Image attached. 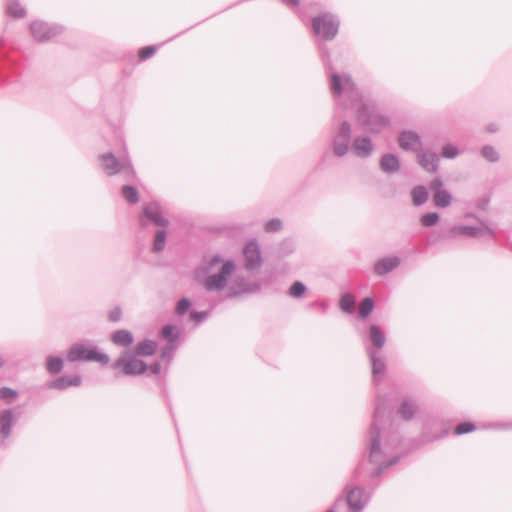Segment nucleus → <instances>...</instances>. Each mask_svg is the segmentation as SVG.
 Instances as JSON below:
<instances>
[{
    "mask_svg": "<svg viewBox=\"0 0 512 512\" xmlns=\"http://www.w3.org/2000/svg\"><path fill=\"white\" fill-rule=\"evenodd\" d=\"M237 264L231 258L214 254L194 270V279L208 292L224 291L227 297H239L260 290L254 280L236 274Z\"/></svg>",
    "mask_w": 512,
    "mask_h": 512,
    "instance_id": "f257e3e1",
    "label": "nucleus"
},
{
    "mask_svg": "<svg viewBox=\"0 0 512 512\" xmlns=\"http://www.w3.org/2000/svg\"><path fill=\"white\" fill-rule=\"evenodd\" d=\"M331 87L333 94L341 98L343 104L350 101L353 107L361 108L359 118L368 126L370 132L379 133L389 124V119L386 116L362 104L360 95L347 74L333 73Z\"/></svg>",
    "mask_w": 512,
    "mask_h": 512,
    "instance_id": "f03ea898",
    "label": "nucleus"
},
{
    "mask_svg": "<svg viewBox=\"0 0 512 512\" xmlns=\"http://www.w3.org/2000/svg\"><path fill=\"white\" fill-rule=\"evenodd\" d=\"M398 438L389 427L382 423L381 410L376 408V415L370 431V463L374 465V472L379 473L383 468L396 463L398 457L395 450Z\"/></svg>",
    "mask_w": 512,
    "mask_h": 512,
    "instance_id": "7ed1b4c3",
    "label": "nucleus"
},
{
    "mask_svg": "<svg viewBox=\"0 0 512 512\" xmlns=\"http://www.w3.org/2000/svg\"><path fill=\"white\" fill-rule=\"evenodd\" d=\"M70 362L75 361H96L102 364H108V355L100 352L97 347L90 343H81L73 345L67 353Z\"/></svg>",
    "mask_w": 512,
    "mask_h": 512,
    "instance_id": "20e7f679",
    "label": "nucleus"
},
{
    "mask_svg": "<svg viewBox=\"0 0 512 512\" xmlns=\"http://www.w3.org/2000/svg\"><path fill=\"white\" fill-rule=\"evenodd\" d=\"M99 162L102 170L108 176H114L118 173H126L130 176H134L135 172L132 167V164L128 157L123 156L121 158H116L113 153L107 152L101 154L99 157Z\"/></svg>",
    "mask_w": 512,
    "mask_h": 512,
    "instance_id": "39448f33",
    "label": "nucleus"
},
{
    "mask_svg": "<svg viewBox=\"0 0 512 512\" xmlns=\"http://www.w3.org/2000/svg\"><path fill=\"white\" fill-rule=\"evenodd\" d=\"M351 126L343 121L335 129L332 137V151L337 157L345 156L351 147Z\"/></svg>",
    "mask_w": 512,
    "mask_h": 512,
    "instance_id": "423d86ee",
    "label": "nucleus"
},
{
    "mask_svg": "<svg viewBox=\"0 0 512 512\" xmlns=\"http://www.w3.org/2000/svg\"><path fill=\"white\" fill-rule=\"evenodd\" d=\"M338 28V20L330 14H323L313 19L314 32L325 39H332L335 37L338 32Z\"/></svg>",
    "mask_w": 512,
    "mask_h": 512,
    "instance_id": "0eeeda50",
    "label": "nucleus"
},
{
    "mask_svg": "<svg viewBox=\"0 0 512 512\" xmlns=\"http://www.w3.org/2000/svg\"><path fill=\"white\" fill-rule=\"evenodd\" d=\"M113 367L116 369L121 368L125 375H139L147 369L146 364L142 360L137 359L129 352L122 353L115 361Z\"/></svg>",
    "mask_w": 512,
    "mask_h": 512,
    "instance_id": "6e6552de",
    "label": "nucleus"
},
{
    "mask_svg": "<svg viewBox=\"0 0 512 512\" xmlns=\"http://www.w3.org/2000/svg\"><path fill=\"white\" fill-rule=\"evenodd\" d=\"M450 234L453 237L482 238L486 236H492L494 234V231L489 226L482 223L479 226H453L450 229Z\"/></svg>",
    "mask_w": 512,
    "mask_h": 512,
    "instance_id": "1a4fd4ad",
    "label": "nucleus"
},
{
    "mask_svg": "<svg viewBox=\"0 0 512 512\" xmlns=\"http://www.w3.org/2000/svg\"><path fill=\"white\" fill-rule=\"evenodd\" d=\"M244 265L247 270H258L262 265V255L259 244L253 240L248 242L243 248Z\"/></svg>",
    "mask_w": 512,
    "mask_h": 512,
    "instance_id": "9d476101",
    "label": "nucleus"
},
{
    "mask_svg": "<svg viewBox=\"0 0 512 512\" xmlns=\"http://www.w3.org/2000/svg\"><path fill=\"white\" fill-rule=\"evenodd\" d=\"M30 31L36 41H47L58 35L61 29L57 26H50L42 21H35L30 25Z\"/></svg>",
    "mask_w": 512,
    "mask_h": 512,
    "instance_id": "9b49d317",
    "label": "nucleus"
},
{
    "mask_svg": "<svg viewBox=\"0 0 512 512\" xmlns=\"http://www.w3.org/2000/svg\"><path fill=\"white\" fill-rule=\"evenodd\" d=\"M350 149L356 157L366 159L373 154L374 145L370 137L357 136L352 141Z\"/></svg>",
    "mask_w": 512,
    "mask_h": 512,
    "instance_id": "f8f14e48",
    "label": "nucleus"
},
{
    "mask_svg": "<svg viewBox=\"0 0 512 512\" xmlns=\"http://www.w3.org/2000/svg\"><path fill=\"white\" fill-rule=\"evenodd\" d=\"M399 146L405 151L418 152L422 149L421 137L414 131H403L398 137Z\"/></svg>",
    "mask_w": 512,
    "mask_h": 512,
    "instance_id": "ddd939ff",
    "label": "nucleus"
},
{
    "mask_svg": "<svg viewBox=\"0 0 512 512\" xmlns=\"http://www.w3.org/2000/svg\"><path fill=\"white\" fill-rule=\"evenodd\" d=\"M417 163L423 168L425 171L429 173H434L438 170L439 167V158L438 155L430 150H420L416 153Z\"/></svg>",
    "mask_w": 512,
    "mask_h": 512,
    "instance_id": "4468645a",
    "label": "nucleus"
},
{
    "mask_svg": "<svg viewBox=\"0 0 512 512\" xmlns=\"http://www.w3.org/2000/svg\"><path fill=\"white\" fill-rule=\"evenodd\" d=\"M368 498V494L360 488H351L347 490V503L349 508L354 512L361 511L366 505Z\"/></svg>",
    "mask_w": 512,
    "mask_h": 512,
    "instance_id": "2eb2a0df",
    "label": "nucleus"
},
{
    "mask_svg": "<svg viewBox=\"0 0 512 512\" xmlns=\"http://www.w3.org/2000/svg\"><path fill=\"white\" fill-rule=\"evenodd\" d=\"M143 217H147L158 226H167L169 221L163 214L161 206L157 202H151L144 206Z\"/></svg>",
    "mask_w": 512,
    "mask_h": 512,
    "instance_id": "dca6fc26",
    "label": "nucleus"
},
{
    "mask_svg": "<svg viewBox=\"0 0 512 512\" xmlns=\"http://www.w3.org/2000/svg\"><path fill=\"white\" fill-rule=\"evenodd\" d=\"M368 338L371 343V346L367 347V349H372L379 352L385 346L386 335L384 331L380 328V326L376 324L370 325Z\"/></svg>",
    "mask_w": 512,
    "mask_h": 512,
    "instance_id": "f3484780",
    "label": "nucleus"
},
{
    "mask_svg": "<svg viewBox=\"0 0 512 512\" xmlns=\"http://www.w3.org/2000/svg\"><path fill=\"white\" fill-rule=\"evenodd\" d=\"M82 383L79 375L62 376L49 383V388L56 390H65L69 387H78Z\"/></svg>",
    "mask_w": 512,
    "mask_h": 512,
    "instance_id": "a211bd4d",
    "label": "nucleus"
},
{
    "mask_svg": "<svg viewBox=\"0 0 512 512\" xmlns=\"http://www.w3.org/2000/svg\"><path fill=\"white\" fill-rule=\"evenodd\" d=\"M400 265V258L397 256L385 257L378 260L374 265V271L378 275H385Z\"/></svg>",
    "mask_w": 512,
    "mask_h": 512,
    "instance_id": "6ab92c4d",
    "label": "nucleus"
},
{
    "mask_svg": "<svg viewBox=\"0 0 512 512\" xmlns=\"http://www.w3.org/2000/svg\"><path fill=\"white\" fill-rule=\"evenodd\" d=\"M367 355L372 365V373L374 379L377 381L378 377L382 376L385 371V363L381 354L372 349H366Z\"/></svg>",
    "mask_w": 512,
    "mask_h": 512,
    "instance_id": "aec40b11",
    "label": "nucleus"
},
{
    "mask_svg": "<svg viewBox=\"0 0 512 512\" xmlns=\"http://www.w3.org/2000/svg\"><path fill=\"white\" fill-rule=\"evenodd\" d=\"M380 168L385 173H396L401 168L399 158L394 154H385L380 159Z\"/></svg>",
    "mask_w": 512,
    "mask_h": 512,
    "instance_id": "412c9836",
    "label": "nucleus"
},
{
    "mask_svg": "<svg viewBox=\"0 0 512 512\" xmlns=\"http://www.w3.org/2000/svg\"><path fill=\"white\" fill-rule=\"evenodd\" d=\"M17 420V416L11 410H4L0 415L1 434L8 437L11 433L12 425Z\"/></svg>",
    "mask_w": 512,
    "mask_h": 512,
    "instance_id": "4be33fe9",
    "label": "nucleus"
},
{
    "mask_svg": "<svg viewBox=\"0 0 512 512\" xmlns=\"http://www.w3.org/2000/svg\"><path fill=\"white\" fill-rule=\"evenodd\" d=\"M111 340L114 344L122 347H127L133 343L134 337L128 330H118L111 336Z\"/></svg>",
    "mask_w": 512,
    "mask_h": 512,
    "instance_id": "5701e85b",
    "label": "nucleus"
},
{
    "mask_svg": "<svg viewBox=\"0 0 512 512\" xmlns=\"http://www.w3.org/2000/svg\"><path fill=\"white\" fill-rule=\"evenodd\" d=\"M452 201V194L447 189L438 191L433 195L434 205L438 208H447L452 204Z\"/></svg>",
    "mask_w": 512,
    "mask_h": 512,
    "instance_id": "b1692460",
    "label": "nucleus"
},
{
    "mask_svg": "<svg viewBox=\"0 0 512 512\" xmlns=\"http://www.w3.org/2000/svg\"><path fill=\"white\" fill-rule=\"evenodd\" d=\"M412 202L415 206H421L428 200V191L422 186H416L411 191Z\"/></svg>",
    "mask_w": 512,
    "mask_h": 512,
    "instance_id": "393cba45",
    "label": "nucleus"
},
{
    "mask_svg": "<svg viewBox=\"0 0 512 512\" xmlns=\"http://www.w3.org/2000/svg\"><path fill=\"white\" fill-rule=\"evenodd\" d=\"M6 12L14 18H23L26 15L25 9L18 0H8L6 4Z\"/></svg>",
    "mask_w": 512,
    "mask_h": 512,
    "instance_id": "a878e982",
    "label": "nucleus"
},
{
    "mask_svg": "<svg viewBox=\"0 0 512 512\" xmlns=\"http://www.w3.org/2000/svg\"><path fill=\"white\" fill-rule=\"evenodd\" d=\"M157 344L151 340H145L138 343L136 346V353L142 356H150L155 353Z\"/></svg>",
    "mask_w": 512,
    "mask_h": 512,
    "instance_id": "bb28decb",
    "label": "nucleus"
},
{
    "mask_svg": "<svg viewBox=\"0 0 512 512\" xmlns=\"http://www.w3.org/2000/svg\"><path fill=\"white\" fill-rule=\"evenodd\" d=\"M64 361L57 356H48L46 359V369L51 374H57L63 369Z\"/></svg>",
    "mask_w": 512,
    "mask_h": 512,
    "instance_id": "cd10ccee",
    "label": "nucleus"
},
{
    "mask_svg": "<svg viewBox=\"0 0 512 512\" xmlns=\"http://www.w3.org/2000/svg\"><path fill=\"white\" fill-rule=\"evenodd\" d=\"M480 153L484 159L491 163L497 162L500 159V155L496 148L490 145L483 146Z\"/></svg>",
    "mask_w": 512,
    "mask_h": 512,
    "instance_id": "c85d7f7f",
    "label": "nucleus"
},
{
    "mask_svg": "<svg viewBox=\"0 0 512 512\" xmlns=\"http://www.w3.org/2000/svg\"><path fill=\"white\" fill-rule=\"evenodd\" d=\"M462 153L456 145L447 143L442 147L441 156L445 159H455Z\"/></svg>",
    "mask_w": 512,
    "mask_h": 512,
    "instance_id": "c756f323",
    "label": "nucleus"
},
{
    "mask_svg": "<svg viewBox=\"0 0 512 512\" xmlns=\"http://www.w3.org/2000/svg\"><path fill=\"white\" fill-rule=\"evenodd\" d=\"M440 215L436 212L425 213L420 217V223L423 227L429 228L438 224Z\"/></svg>",
    "mask_w": 512,
    "mask_h": 512,
    "instance_id": "7c9ffc66",
    "label": "nucleus"
},
{
    "mask_svg": "<svg viewBox=\"0 0 512 512\" xmlns=\"http://www.w3.org/2000/svg\"><path fill=\"white\" fill-rule=\"evenodd\" d=\"M339 305H340V308L342 311H344L346 313H351L355 306L354 296L350 293L343 294L340 299Z\"/></svg>",
    "mask_w": 512,
    "mask_h": 512,
    "instance_id": "2f4dec72",
    "label": "nucleus"
},
{
    "mask_svg": "<svg viewBox=\"0 0 512 512\" xmlns=\"http://www.w3.org/2000/svg\"><path fill=\"white\" fill-rule=\"evenodd\" d=\"M374 309V301L372 298H364L360 304H359V309H358V313H359V316L362 317V318H366L368 315H370V313L373 311Z\"/></svg>",
    "mask_w": 512,
    "mask_h": 512,
    "instance_id": "473e14b6",
    "label": "nucleus"
},
{
    "mask_svg": "<svg viewBox=\"0 0 512 512\" xmlns=\"http://www.w3.org/2000/svg\"><path fill=\"white\" fill-rule=\"evenodd\" d=\"M122 195L124 199L131 204H135L139 200L138 192L137 190L129 185L122 187Z\"/></svg>",
    "mask_w": 512,
    "mask_h": 512,
    "instance_id": "72a5a7b5",
    "label": "nucleus"
},
{
    "mask_svg": "<svg viewBox=\"0 0 512 512\" xmlns=\"http://www.w3.org/2000/svg\"><path fill=\"white\" fill-rule=\"evenodd\" d=\"M415 412H416V406L412 401L405 400L402 403V405L400 407V414L404 419L408 420V419L412 418V416L414 415Z\"/></svg>",
    "mask_w": 512,
    "mask_h": 512,
    "instance_id": "f704fd0d",
    "label": "nucleus"
},
{
    "mask_svg": "<svg viewBox=\"0 0 512 512\" xmlns=\"http://www.w3.org/2000/svg\"><path fill=\"white\" fill-rule=\"evenodd\" d=\"M166 242V232L164 230L157 231L154 239L153 250L160 252L164 249Z\"/></svg>",
    "mask_w": 512,
    "mask_h": 512,
    "instance_id": "c9c22d12",
    "label": "nucleus"
},
{
    "mask_svg": "<svg viewBox=\"0 0 512 512\" xmlns=\"http://www.w3.org/2000/svg\"><path fill=\"white\" fill-rule=\"evenodd\" d=\"M17 396H18L17 391H15L11 388L3 387L0 389V399L5 401L8 404L14 402L16 400Z\"/></svg>",
    "mask_w": 512,
    "mask_h": 512,
    "instance_id": "e433bc0d",
    "label": "nucleus"
},
{
    "mask_svg": "<svg viewBox=\"0 0 512 512\" xmlns=\"http://www.w3.org/2000/svg\"><path fill=\"white\" fill-rule=\"evenodd\" d=\"M305 292L306 286L300 281L294 282L289 289V295L293 298H300Z\"/></svg>",
    "mask_w": 512,
    "mask_h": 512,
    "instance_id": "4c0bfd02",
    "label": "nucleus"
},
{
    "mask_svg": "<svg viewBox=\"0 0 512 512\" xmlns=\"http://www.w3.org/2000/svg\"><path fill=\"white\" fill-rule=\"evenodd\" d=\"M162 336L169 340V342H175L179 336V332L176 327L172 325H166L162 329Z\"/></svg>",
    "mask_w": 512,
    "mask_h": 512,
    "instance_id": "58836bf2",
    "label": "nucleus"
},
{
    "mask_svg": "<svg viewBox=\"0 0 512 512\" xmlns=\"http://www.w3.org/2000/svg\"><path fill=\"white\" fill-rule=\"evenodd\" d=\"M282 229V221L278 218L267 221L264 225V230L268 233L278 232Z\"/></svg>",
    "mask_w": 512,
    "mask_h": 512,
    "instance_id": "ea45409f",
    "label": "nucleus"
},
{
    "mask_svg": "<svg viewBox=\"0 0 512 512\" xmlns=\"http://www.w3.org/2000/svg\"><path fill=\"white\" fill-rule=\"evenodd\" d=\"M190 307V300L188 298H182L177 302L175 310L178 315H183L189 310Z\"/></svg>",
    "mask_w": 512,
    "mask_h": 512,
    "instance_id": "a19ab883",
    "label": "nucleus"
},
{
    "mask_svg": "<svg viewBox=\"0 0 512 512\" xmlns=\"http://www.w3.org/2000/svg\"><path fill=\"white\" fill-rule=\"evenodd\" d=\"M474 430V425L471 423H461L456 426L455 433L456 434H464Z\"/></svg>",
    "mask_w": 512,
    "mask_h": 512,
    "instance_id": "79ce46f5",
    "label": "nucleus"
},
{
    "mask_svg": "<svg viewBox=\"0 0 512 512\" xmlns=\"http://www.w3.org/2000/svg\"><path fill=\"white\" fill-rule=\"evenodd\" d=\"M430 189L432 190L433 192V195L438 192V191H442L444 190L445 188H443V181L440 179V178H434L431 182H430Z\"/></svg>",
    "mask_w": 512,
    "mask_h": 512,
    "instance_id": "37998d69",
    "label": "nucleus"
},
{
    "mask_svg": "<svg viewBox=\"0 0 512 512\" xmlns=\"http://www.w3.org/2000/svg\"><path fill=\"white\" fill-rule=\"evenodd\" d=\"M156 51V47L155 46H147L143 49L140 50L139 52V57L141 59H147L149 58L150 56H152Z\"/></svg>",
    "mask_w": 512,
    "mask_h": 512,
    "instance_id": "c03bdc74",
    "label": "nucleus"
},
{
    "mask_svg": "<svg viewBox=\"0 0 512 512\" xmlns=\"http://www.w3.org/2000/svg\"><path fill=\"white\" fill-rule=\"evenodd\" d=\"M121 316L122 311L119 307H115L109 312V319L113 322L119 321L121 319Z\"/></svg>",
    "mask_w": 512,
    "mask_h": 512,
    "instance_id": "a18cd8bd",
    "label": "nucleus"
},
{
    "mask_svg": "<svg viewBox=\"0 0 512 512\" xmlns=\"http://www.w3.org/2000/svg\"><path fill=\"white\" fill-rule=\"evenodd\" d=\"M175 348V345H174V342H169V344L163 349L162 351V358H166V357H169L172 353V351L174 350Z\"/></svg>",
    "mask_w": 512,
    "mask_h": 512,
    "instance_id": "49530a36",
    "label": "nucleus"
},
{
    "mask_svg": "<svg viewBox=\"0 0 512 512\" xmlns=\"http://www.w3.org/2000/svg\"><path fill=\"white\" fill-rule=\"evenodd\" d=\"M206 317V313L204 312H191L190 318L194 321H202Z\"/></svg>",
    "mask_w": 512,
    "mask_h": 512,
    "instance_id": "de8ad7c7",
    "label": "nucleus"
},
{
    "mask_svg": "<svg viewBox=\"0 0 512 512\" xmlns=\"http://www.w3.org/2000/svg\"><path fill=\"white\" fill-rule=\"evenodd\" d=\"M149 370H150L151 374L157 375L161 371V366L159 363H155L150 366Z\"/></svg>",
    "mask_w": 512,
    "mask_h": 512,
    "instance_id": "09e8293b",
    "label": "nucleus"
},
{
    "mask_svg": "<svg viewBox=\"0 0 512 512\" xmlns=\"http://www.w3.org/2000/svg\"><path fill=\"white\" fill-rule=\"evenodd\" d=\"M282 2L289 7H295L298 5V0H282Z\"/></svg>",
    "mask_w": 512,
    "mask_h": 512,
    "instance_id": "8fccbe9b",
    "label": "nucleus"
},
{
    "mask_svg": "<svg viewBox=\"0 0 512 512\" xmlns=\"http://www.w3.org/2000/svg\"><path fill=\"white\" fill-rule=\"evenodd\" d=\"M487 130L489 132H495L497 130V126L496 125H490L487 127Z\"/></svg>",
    "mask_w": 512,
    "mask_h": 512,
    "instance_id": "3c124183",
    "label": "nucleus"
},
{
    "mask_svg": "<svg viewBox=\"0 0 512 512\" xmlns=\"http://www.w3.org/2000/svg\"><path fill=\"white\" fill-rule=\"evenodd\" d=\"M4 365V360L2 358V356L0 355V368Z\"/></svg>",
    "mask_w": 512,
    "mask_h": 512,
    "instance_id": "603ef678",
    "label": "nucleus"
}]
</instances>
